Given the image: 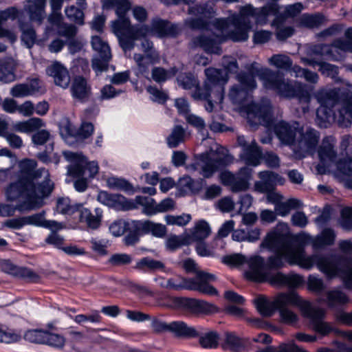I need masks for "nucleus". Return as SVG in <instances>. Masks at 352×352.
Instances as JSON below:
<instances>
[{
  "instance_id": "obj_46",
  "label": "nucleus",
  "mask_w": 352,
  "mask_h": 352,
  "mask_svg": "<svg viewBox=\"0 0 352 352\" xmlns=\"http://www.w3.org/2000/svg\"><path fill=\"white\" fill-rule=\"evenodd\" d=\"M134 268L142 271H155L157 270H163L164 268V264L160 261H157L149 257H144L136 263Z\"/></svg>"
},
{
  "instance_id": "obj_61",
  "label": "nucleus",
  "mask_w": 352,
  "mask_h": 352,
  "mask_svg": "<svg viewBox=\"0 0 352 352\" xmlns=\"http://www.w3.org/2000/svg\"><path fill=\"white\" fill-rule=\"evenodd\" d=\"M224 348L232 351H239L243 348L241 339L232 333H226Z\"/></svg>"
},
{
  "instance_id": "obj_54",
  "label": "nucleus",
  "mask_w": 352,
  "mask_h": 352,
  "mask_svg": "<svg viewBox=\"0 0 352 352\" xmlns=\"http://www.w3.org/2000/svg\"><path fill=\"white\" fill-rule=\"evenodd\" d=\"M20 29L22 32L21 40L28 48L35 43L36 36L34 30L28 24L20 23Z\"/></svg>"
},
{
  "instance_id": "obj_31",
  "label": "nucleus",
  "mask_w": 352,
  "mask_h": 352,
  "mask_svg": "<svg viewBox=\"0 0 352 352\" xmlns=\"http://www.w3.org/2000/svg\"><path fill=\"white\" fill-rule=\"evenodd\" d=\"M176 337L179 338H195L199 336L197 329L191 326H188L183 321H173L169 322V331Z\"/></svg>"
},
{
  "instance_id": "obj_13",
  "label": "nucleus",
  "mask_w": 352,
  "mask_h": 352,
  "mask_svg": "<svg viewBox=\"0 0 352 352\" xmlns=\"http://www.w3.org/2000/svg\"><path fill=\"white\" fill-rule=\"evenodd\" d=\"M241 15L243 19L250 20L252 17L257 25H265L267 23L269 17L278 15V4L272 3L261 8H254L250 4L240 8Z\"/></svg>"
},
{
  "instance_id": "obj_32",
  "label": "nucleus",
  "mask_w": 352,
  "mask_h": 352,
  "mask_svg": "<svg viewBox=\"0 0 352 352\" xmlns=\"http://www.w3.org/2000/svg\"><path fill=\"white\" fill-rule=\"evenodd\" d=\"M71 91L74 98L84 101L89 98L91 88L84 78L76 76L72 81Z\"/></svg>"
},
{
  "instance_id": "obj_58",
  "label": "nucleus",
  "mask_w": 352,
  "mask_h": 352,
  "mask_svg": "<svg viewBox=\"0 0 352 352\" xmlns=\"http://www.w3.org/2000/svg\"><path fill=\"white\" fill-rule=\"evenodd\" d=\"M46 331L38 329L28 330L24 333L23 338L28 342L44 344Z\"/></svg>"
},
{
  "instance_id": "obj_4",
  "label": "nucleus",
  "mask_w": 352,
  "mask_h": 352,
  "mask_svg": "<svg viewBox=\"0 0 352 352\" xmlns=\"http://www.w3.org/2000/svg\"><path fill=\"white\" fill-rule=\"evenodd\" d=\"M188 13L191 16L186 20V25L192 29L208 28L213 32L215 38H210L208 32L198 37L196 41L205 51L211 54H220V43L229 38L235 42L245 41L248 39L249 32L252 29L250 20L243 19L239 10V14H233L229 21L224 19H216L210 21L213 16L212 8L207 6L196 5L190 7Z\"/></svg>"
},
{
  "instance_id": "obj_35",
  "label": "nucleus",
  "mask_w": 352,
  "mask_h": 352,
  "mask_svg": "<svg viewBox=\"0 0 352 352\" xmlns=\"http://www.w3.org/2000/svg\"><path fill=\"white\" fill-rule=\"evenodd\" d=\"M45 126L43 121L38 118H32L26 121L19 122L14 126L16 131L30 133Z\"/></svg>"
},
{
  "instance_id": "obj_39",
  "label": "nucleus",
  "mask_w": 352,
  "mask_h": 352,
  "mask_svg": "<svg viewBox=\"0 0 352 352\" xmlns=\"http://www.w3.org/2000/svg\"><path fill=\"white\" fill-rule=\"evenodd\" d=\"M336 234L332 229L326 228L319 235L311 240L314 248H320L334 243Z\"/></svg>"
},
{
  "instance_id": "obj_6",
  "label": "nucleus",
  "mask_w": 352,
  "mask_h": 352,
  "mask_svg": "<svg viewBox=\"0 0 352 352\" xmlns=\"http://www.w3.org/2000/svg\"><path fill=\"white\" fill-rule=\"evenodd\" d=\"M107 6H113L118 19L112 22V30L118 38L120 47L124 51L131 50L135 47V41L146 37L149 30L146 25H132L126 13L131 8L127 0H105Z\"/></svg>"
},
{
  "instance_id": "obj_37",
  "label": "nucleus",
  "mask_w": 352,
  "mask_h": 352,
  "mask_svg": "<svg viewBox=\"0 0 352 352\" xmlns=\"http://www.w3.org/2000/svg\"><path fill=\"white\" fill-rule=\"evenodd\" d=\"M302 10V5L301 3L287 6L283 11L279 10V6H278V15L276 18L274 19V24L285 22L287 18L296 16Z\"/></svg>"
},
{
  "instance_id": "obj_59",
  "label": "nucleus",
  "mask_w": 352,
  "mask_h": 352,
  "mask_svg": "<svg viewBox=\"0 0 352 352\" xmlns=\"http://www.w3.org/2000/svg\"><path fill=\"white\" fill-rule=\"evenodd\" d=\"M251 258L248 260L242 254H233L222 257L221 261L227 265L238 267L245 263L249 264Z\"/></svg>"
},
{
  "instance_id": "obj_17",
  "label": "nucleus",
  "mask_w": 352,
  "mask_h": 352,
  "mask_svg": "<svg viewBox=\"0 0 352 352\" xmlns=\"http://www.w3.org/2000/svg\"><path fill=\"white\" fill-rule=\"evenodd\" d=\"M302 315L310 320V326L312 330L321 336H326L334 330L330 323L323 320L325 311L321 308L313 307L310 303L309 308Z\"/></svg>"
},
{
  "instance_id": "obj_2",
  "label": "nucleus",
  "mask_w": 352,
  "mask_h": 352,
  "mask_svg": "<svg viewBox=\"0 0 352 352\" xmlns=\"http://www.w3.org/2000/svg\"><path fill=\"white\" fill-rule=\"evenodd\" d=\"M311 239V236L305 233L300 234L292 239L288 233L276 229L267 233L260 247L276 253L268 258L267 265L270 268L281 267L283 265V258L290 265H298L307 270L316 265L329 278L340 276L343 279L345 286L352 289V267L344 264V259L342 257L318 254L305 256L302 243Z\"/></svg>"
},
{
  "instance_id": "obj_50",
  "label": "nucleus",
  "mask_w": 352,
  "mask_h": 352,
  "mask_svg": "<svg viewBox=\"0 0 352 352\" xmlns=\"http://www.w3.org/2000/svg\"><path fill=\"white\" fill-rule=\"evenodd\" d=\"M107 185L109 188L122 190L126 192H133V186L122 178L110 177L107 179Z\"/></svg>"
},
{
  "instance_id": "obj_36",
  "label": "nucleus",
  "mask_w": 352,
  "mask_h": 352,
  "mask_svg": "<svg viewBox=\"0 0 352 352\" xmlns=\"http://www.w3.org/2000/svg\"><path fill=\"white\" fill-rule=\"evenodd\" d=\"M327 21L326 17L320 14H302L299 19V25L307 28H316Z\"/></svg>"
},
{
  "instance_id": "obj_55",
  "label": "nucleus",
  "mask_w": 352,
  "mask_h": 352,
  "mask_svg": "<svg viewBox=\"0 0 352 352\" xmlns=\"http://www.w3.org/2000/svg\"><path fill=\"white\" fill-rule=\"evenodd\" d=\"M178 188L185 192H197L200 189V185L198 182L195 181L190 177L184 175L179 179Z\"/></svg>"
},
{
  "instance_id": "obj_8",
  "label": "nucleus",
  "mask_w": 352,
  "mask_h": 352,
  "mask_svg": "<svg viewBox=\"0 0 352 352\" xmlns=\"http://www.w3.org/2000/svg\"><path fill=\"white\" fill-rule=\"evenodd\" d=\"M233 162V157L228 151L222 146H217L215 150H210L196 156L195 162L186 166V170L199 171L205 178H209L221 168Z\"/></svg>"
},
{
  "instance_id": "obj_23",
  "label": "nucleus",
  "mask_w": 352,
  "mask_h": 352,
  "mask_svg": "<svg viewBox=\"0 0 352 352\" xmlns=\"http://www.w3.org/2000/svg\"><path fill=\"white\" fill-rule=\"evenodd\" d=\"M298 135L295 147L305 153H309L315 149L319 140V135L316 130L307 129L305 131H301L299 129Z\"/></svg>"
},
{
  "instance_id": "obj_30",
  "label": "nucleus",
  "mask_w": 352,
  "mask_h": 352,
  "mask_svg": "<svg viewBox=\"0 0 352 352\" xmlns=\"http://www.w3.org/2000/svg\"><path fill=\"white\" fill-rule=\"evenodd\" d=\"M148 35L156 34L158 36H175L178 33V28L177 25L170 24L168 21L161 19H154L151 23V27L149 28Z\"/></svg>"
},
{
  "instance_id": "obj_20",
  "label": "nucleus",
  "mask_w": 352,
  "mask_h": 352,
  "mask_svg": "<svg viewBox=\"0 0 352 352\" xmlns=\"http://www.w3.org/2000/svg\"><path fill=\"white\" fill-rule=\"evenodd\" d=\"M97 199L101 204L116 210H129L136 208L135 202L120 194H109L106 191L98 193Z\"/></svg>"
},
{
  "instance_id": "obj_25",
  "label": "nucleus",
  "mask_w": 352,
  "mask_h": 352,
  "mask_svg": "<svg viewBox=\"0 0 352 352\" xmlns=\"http://www.w3.org/2000/svg\"><path fill=\"white\" fill-rule=\"evenodd\" d=\"M133 60L137 65L138 72L148 78L151 65L160 62V54L157 51H152L146 54H134Z\"/></svg>"
},
{
  "instance_id": "obj_18",
  "label": "nucleus",
  "mask_w": 352,
  "mask_h": 352,
  "mask_svg": "<svg viewBox=\"0 0 352 352\" xmlns=\"http://www.w3.org/2000/svg\"><path fill=\"white\" fill-rule=\"evenodd\" d=\"M266 127L267 126L265 125ZM273 126L272 116L271 115V123L267 128H271ZM299 124L296 122L292 124L280 121L274 124V131L279 139V140L284 144L292 145L295 146L298 133H299Z\"/></svg>"
},
{
  "instance_id": "obj_45",
  "label": "nucleus",
  "mask_w": 352,
  "mask_h": 352,
  "mask_svg": "<svg viewBox=\"0 0 352 352\" xmlns=\"http://www.w3.org/2000/svg\"><path fill=\"white\" fill-rule=\"evenodd\" d=\"M22 338L21 331L12 329H3L0 326V342L13 344L19 342Z\"/></svg>"
},
{
  "instance_id": "obj_12",
  "label": "nucleus",
  "mask_w": 352,
  "mask_h": 352,
  "mask_svg": "<svg viewBox=\"0 0 352 352\" xmlns=\"http://www.w3.org/2000/svg\"><path fill=\"white\" fill-rule=\"evenodd\" d=\"M252 175V168L243 167L236 174L230 171L222 172L220 174V180L223 185L228 186L232 192H239L249 188Z\"/></svg>"
},
{
  "instance_id": "obj_57",
  "label": "nucleus",
  "mask_w": 352,
  "mask_h": 352,
  "mask_svg": "<svg viewBox=\"0 0 352 352\" xmlns=\"http://www.w3.org/2000/svg\"><path fill=\"white\" fill-rule=\"evenodd\" d=\"M318 155L322 162H334L336 153L333 146L328 140H323Z\"/></svg>"
},
{
  "instance_id": "obj_14",
  "label": "nucleus",
  "mask_w": 352,
  "mask_h": 352,
  "mask_svg": "<svg viewBox=\"0 0 352 352\" xmlns=\"http://www.w3.org/2000/svg\"><path fill=\"white\" fill-rule=\"evenodd\" d=\"M338 50L352 52V42L338 40L336 41L332 45L324 44L315 45L310 47L309 54L310 55H317L320 57H326L330 60H336L340 57L336 54V53H338Z\"/></svg>"
},
{
  "instance_id": "obj_56",
  "label": "nucleus",
  "mask_w": 352,
  "mask_h": 352,
  "mask_svg": "<svg viewBox=\"0 0 352 352\" xmlns=\"http://www.w3.org/2000/svg\"><path fill=\"white\" fill-rule=\"evenodd\" d=\"M81 208V204L72 205L70 199L67 197L60 198L57 201V210L62 214H72L76 211H79Z\"/></svg>"
},
{
  "instance_id": "obj_63",
  "label": "nucleus",
  "mask_w": 352,
  "mask_h": 352,
  "mask_svg": "<svg viewBox=\"0 0 352 352\" xmlns=\"http://www.w3.org/2000/svg\"><path fill=\"white\" fill-rule=\"evenodd\" d=\"M65 12L67 17L70 21L80 25L84 24V14L81 10L74 6H71L66 8Z\"/></svg>"
},
{
  "instance_id": "obj_21",
  "label": "nucleus",
  "mask_w": 352,
  "mask_h": 352,
  "mask_svg": "<svg viewBox=\"0 0 352 352\" xmlns=\"http://www.w3.org/2000/svg\"><path fill=\"white\" fill-rule=\"evenodd\" d=\"M45 92L42 82L37 78H31L25 83L16 84L10 89V94L14 98L40 95Z\"/></svg>"
},
{
  "instance_id": "obj_5",
  "label": "nucleus",
  "mask_w": 352,
  "mask_h": 352,
  "mask_svg": "<svg viewBox=\"0 0 352 352\" xmlns=\"http://www.w3.org/2000/svg\"><path fill=\"white\" fill-rule=\"evenodd\" d=\"M316 98L320 104L316 118L320 127L327 128L332 122L342 127L351 125L352 121V94L341 98L339 90L323 89L318 91Z\"/></svg>"
},
{
  "instance_id": "obj_28",
  "label": "nucleus",
  "mask_w": 352,
  "mask_h": 352,
  "mask_svg": "<svg viewBox=\"0 0 352 352\" xmlns=\"http://www.w3.org/2000/svg\"><path fill=\"white\" fill-rule=\"evenodd\" d=\"M211 228L206 220L200 219L195 222L194 226L189 232H185L189 236V243L191 244L195 241H203L211 234Z\"/></svg>"
},
{
  "instance_id": "obj_47",
  "label": "nucleus",
  "mask_w": 352,
  "mask_h": 352,
  "mask_svg": "<svg viewBox=\"0 0 352 352\" xmlns=\"http://www.w3.org/2000/svg\"><path fill=\"white\" fill-rule=\"evenodd\" d=\"M188 245H190L189 236L185 232L179 236H170L165 242L166 249L170 251H174L181 246Z\"/></svg>"
},
{
  "instance_id": "obj_34",
  "label": "nucleus",
  "mask_w": 352,
  "mask_h": 352,
  "mask_svg": "<svg viewBox=\"0 0 352 352\" xmlns=\"http://www.w3.org/2000/svg\"><path fill=\"white\" fill-rule=\"evenodd\" d=\"M2 267L7 273L20 276L30 281H36L38 279V276L31 270L18 267L9 262H5L3 264Z\"/></svg>"
},
{
  "instance_id": "obj_52",
  "label": "nucleus",
  "mask_w": 352,
  "mask_h": 352,
  "mask_svg": "<svg viewBox=\"0 0 352 352\" xmlns=\"http://www.w3.org/2000/svg\"><path fill=\"white\" fill-rule=\"evenodd\" d=\"M177 73L175 68L169 70L160 67H155L151 71V78L157 83L165 82L168 78L174 76Z\"/></svg>"
},
{
  "instance_id": "obj_15",
  "label": "nucleus",
  "mask_w": 352,
  "mask_h": 352,
  "mask_svg": "<svg viewBox=\"0 0 352 352\" xmlns=\"http://www.w3.org/2000/svg\"><path fill=\"white\" fill-rule=\"evenodd\" d=\"M91 46L98 57L92 60V67L96 72H102L107 67V63L111 58V53L109 44L99 36L91 37Z\"/></svg>"
},
{
  "instance_id": "obj_7",
  "label": "nucleus",
  "mask_w": 352,
  "mask_h": 352,
  "mask_svg": "<svg viewBox=\"0 0 352 352\" xmlns=\"http://www.w3.org/2000/svg\"><path fill=\"white\" fill-rule=\"evenodd\" d=\"M204 73L206 79L203 88L199 86L198 80L190 73L179 74L177 78V83L184 89H195L191 95L194 99H207L210 95V90L214 89L221 101L223 98V85L228 80V74L213 67L206 69Z\"/></svg>"
},
{
  "instance_id": "obj_38",
  "label": "nucleus",
  "mask_w": 352,
  "mask_h": 352,
  "mask_svg": "<svg viewBox=\"0 0 352 352\" xmlns=\"http://www.w3.org/2000/svg\"><path fill=\"white\" fill-rule=\"evenodd\" d=\"M257 311L265 317H270L274 313L276 309L274 305V300H269L264 296H258L254 300Z\"/></svg>"
},
{
  "instance_id": "obj_9",
  "label": "nucleus",
  "mask_w": 352,
  "mask_h": 352,
  "mask_svg": "<svg viewBox=\"0 0 352 352\" xmlns=\"http://www.w3.org/2000/svg\"><path fill=\"white\" fill-rule=\"evenodd\" d=\"M215 279V276L212 274L198 272L197 276L192 278L176 276L166 280L164 288L177 291L188 289L210 296H215L218 294V292L210 284V283L214 281Z\"/></svg>"
},
{
  "instance_id": "obj_22",
  "label": "nucleus",
  "mask_w": 352,
  "mask_h": 352,
  "mask_svg": "<svg viewBox=\"0 0 352 352\" xmlns=\"http://www.w3.org/2000/svg\"><path fill=\"white\" fill-rule=\"evenodd\" d=\"M237 142L243 148L242 159L248 165L257 166L260 163L262 153L254 140L248 142L244 136H239Z\"/></svg>"
},
{
  "instance_id": "obj_10",
  "label": "nucleus",
  "mask_w": 352,
  "mask_h": 352,
  "mask_svg": "<svg viewBox=\"0 0 352 352\" xmlns=\"http://www.w3.org/2000/svg\"><path fill=\"white\" fill-rule=\"evenodd\" d=\"M287 275L280 272L268 274L265 270V260L263 257L255 255L249 261V269L245 272V277L256 282H269L271 285L285 286Z\"/></svg>"
},
{
  "instance_id": "obj_33",
  "label": "nucleus",
  "mask_w": 352,
  "mask_h": 352,
  "mask_svg": "<svg viewBox=\"0 0 352 352\" xmlns=\"http://www.w3.org/2000/svg\"><path fill=\"white\" fill-rule=\"evenodd\" d=\"M16 67V63L12 58L0 59V80L6 83L13 81Z\"/></svg>"
},
{
  "instance_id": "obj_49",
  "label": "nucleus",
  "mask_w": 352,
  "mask_h": 352,
  "mask_svg": "<svg viewBox=\"0 0 352 352\" xmlns=\"http://www.w3.org/2000/svg\"><path fill=\"white\" fill-rule=\"evenodd\" d=\"M186 131L180 125H176L167 138V144L169 147L174 148L184 142Z\"/></svg>"
},
{
  "instance_id": "obj_42",
  "label": "nucleus",
  "mask_w": 352,
  "mask_h": 352,
  "mask_svg": "<svg viewBox=\"0 0 352 352\" xmlns=\"http://www.w3.org/2000/svg\"><path fill=\"white\" fill-rule=\"evenodd\" d=\"M136 206H142V212L147 216H152L155 214V201L149 197L136 196L135 199L133 200Z\"/></svg>"
},
{
  "instance_id": "obj_16",
  "label": "nucleus",
  "mask_w": 352,
  "mask_h": 352,
  "mask_svg": "<svg viewBox=\"0 0 352 352\" xmlns=\"http://www.w3.org/2000/svg\"><path fill=\"white\" fill-rule=\"evenodd\" d=\"M173 305L176 307H186L197 314L210 315L219 311L214 304L195 298L175 297L173 298Z\"/></svg>"
},
{
  "instance_id": "obj_43",
  "label": "nucleus",
  "mask_w": 352,
  "mask_h": 352,
  "mask_svg": "<svg viewBox=\"0 0 352 352\" xmlns=\"http://www.w3.org/2000/svg\"><path fill=\"white\" fill-rule=\"evenodd\" d=\"M349 298L342 291L334 289L327 292L326 302L329 307L348 303Z\"/></svg>"
},
{
  "instance_id": "obj_24",
  "label": "nucleus",
  "mask_w": 352,
  "mask_h": 352,
  "mask_svg": "<svg viewBox=\"0 0 352 352\" xmlns=\"http://www.w3.org/2000/svg\"><path fill=\"white\" fill-rule=\"evenodd\" d=\"M131 224L136 229V232H143V234H151L157 238L164 237L167 232L166 227L164 225L149 220H136V222H131Z\"/></svg>"
},
{
  "instance_id": "obj_44",
  "label": "nucleus",
  "mask_w": 352,
  "mask_h": 352,
  "mask_svg": "<svg viewBox=\"0 0 352 352\" xmlns=\"http://www.w3.org/2000/svg\"><path fill=\"white\" fill-rule=\"evenodd\" d=\"M80 212V220L82 222H85L87 226L91 229H96L100 226L101 221V214L98 212L96 215L91 213L89 210L85 208L82 206Z\"/></svg>"
},
{
  "instance_id": "obj_60",
  "label": "nucleus",
  "mask_w": 352,
  "mask_h": 352,
  "mask_svg": "<svg viewBox=\"0 0 352 352\" xmlns=\"http://www.w3.org/2000/svg\"><path fill=\"white\" fill-rule=\"evenodd\" d=\"M261 179L265 180L274 189L276 184H283L285 179L279 175L272 171H261L258 173Z\"/></svg>"
},
{
  "instance_id": "obj_64",
  "label": "nucleus",
  "mask_w": 352,
  "mask_h": 352,
  "mask_svg": "<svg viewBox=\"0 0 352 352\" xmlns=\"http://www.w3.org/2000/svg\"><path fill=\"white\" fill-rule=\"evenodd\" d=\"M279 316L280 321L282 323L288 325H294L298 322L299 320L297 314L289 308L280 309L279 311Z\"/></svg>"
},
{
  "instance_id": "obj_48",
  "label": "nucleus",
  "mask_w": 352,
  "mask_h": 352,
  "mask_svg": "<svg viewBox=\"0 0 352 352\" xmlns=\"http://www.w3.org/2000/svg\"><path fill=\"white\" fill-rule=\"evenodd\" d=\"M268 63L279 69L288 71L292 66V60L285 54H274L268 59Z\"/></svg>"
},
{
  "instance_id": "obj_53",
  "label": "nucleus",
  "mask_w": 352,
  "mask_h": 352,
  "mask_svg": "<svg viewBox=\"0 0 352 352\" xmlns=\"http://www.w3.org/2000/svg\"><path fill=\"white\" fill-rule=\"evenodd\" d=\"M65 342L66 340L61 334L46 331L44 344L55 349H61L64 347Z\"/></svg>"
},
{
  "instance_id": "obj_51",
  "label": "nucleus",
  "mask_w": 352,
  "mask_h": 352,
  "mask_svg": "<svg viewBox=\"0 0 352 352\" xmlns=\"http://www.w3.org/2000/svg\"><path fill=\"white\" fill-rule=\"evenodd\" d=\"M198 336L199 342L203 348L213 349L218 346L219 337L215 331H208Z\"/></svg>"
},
{
  "instance_id": "obj_1",
  "label": "nucleus",
  "mask_w": 352,
  "mask_h": 352,
  "mask_svg": "<svg viewBox=\"0 0 352 352\" xmlns=\"http://www.w3.org/2000/svg\"><path fill=\"white\" fill-rule=\"evenodd\" d=\"M254 75L259 78L265 89L274 90L285 98H297L300 103L305 104L302 107V111L305 113L309 110L311 93L305 84L296 80L292 82L278 72L267 67L256 69L254 64H252L248 73L237 75L238 83L231 87L228 94L233 104L242 105L243 111L251 126L259 124L269 126L271 123V104L268 99H262L258 103L245 104L250 98V93L256 87Z\"/></svg>"
},
{
  "instance_id": "obj_40",
  "label": "nucleus",
  "mask_w": 352,
  "mask_h": 352,
  "mask_svg": "<svg viewBox=\"0 0 352 352\" xmlns=\"http://www.w3.org/2000/svg\"><path fill=\"white\" fill-rule=\"evenodd\" d=\"M131 222H136V220H116L109 226V231L114 236H120L126 231H136V229L131 226Z\"/></svg>"
},
{
  "instance_id": "obj_27",
  "label": "nucleus",
  "mask_w": 352,
  "mask_h": 352,
  "mask_svg": "<svg viewBox=\"0 0 352 352\" xmlns=\"http://www.w3.org/2000/svg\"><path fill=\"white\" fill-rule=\"evenodd\" d=\"M45 0H28L24 2V11L29 15L31 21L40 24L45 18Z\"/></svg>"
},
{
  "instance_id": "obj_29",
  "label": "nucleus",
  "mask_w": 352,
  "mask_h": 352,
  "mask_svg": "<svg viewBox=\"0 0 352 352\" xmlns=\"http://www.w3.org/2000/svg\"><path fill=\"white\" fill-rule=\"evenodd\" d=\"M25 226L43 227L49 230L63 229L64 225L56 221L46 220L43 213H36L24 216Z\"/></svg>"
},
{
  "instance_id": "obj_19",
  "label": "nucleus",
  "mask_w": 352,
  "mask_h": 352,
  "mask_svg": "<svg viewBox=\"0 0 352 352\" xmlns=\"http://www.w3.org/2000/svg\"><path fill=\"white\" fill-rule=\"evenodd\" d=\"M275 309L280 311L282 309H288L289 305L297 307L302 314L309 308V301L302 298L295 292L280 293L273 298Z\"/></svg>"
},
{
  "instance_id": "obj_26",
  "label": "nucleus",
  "mask_w": 352,
  "mask_h": 352,
  "mask_svg": "<svg viewBox=\"0 0 352 352\" xmlns=\"http://www.w3.org/2000/svg\"><path fill=\"white\" fill-rule=\"evenodd\" d=\"M47 75L54 78L55 84L62 88L68 87L70 83V76L66 67L56 62L46 69Z\"/></svg>"
},
{
  "instance_id": "obj_11",
  "label": "nucleus",
  "mask_w": 352,
  "mask_h": 352,
  "mask_svg": "<svg viewBox=\"0 0 352 352\" xmlns=\"http://www.w3.org/2000/svg\"><path fill=\"white\" fill-rule=\"evenodd\" d=\"M65 160L70 162L67 173L76 177L93 178L98 173L99 167L96 162H87L81 153L63 151Z\"/></svg>"
},
{
  "instance_id": "obj_41",
  "label": "nucleus",
  "mask_w": 352,
  "mask_h": 352,
  "mask_svg": "<svg viewBox=\"0 0 352 352\" xmlns=\"http://www.w3.org/2000/svg\"><path fill=\"white\" fill-rule=\"evenodd\" d=\"M302 206L300 201L296 199H289L286 201H280L275 206L274 210L276 214L285 217L289 214L292 209L300 208Z\"/></svg>"
},
{
  "instance_id": "obj_3",
  "label": "nucleus",
  "mask_w": 352,
  "mask_h": 352,
  "mask_svg": "<svg viewBox=\"0 0 352 352\" xmlns=\"http://www.w3.org/2000/svg\"><path fill=\"white\" fill-rule=\"evenodd\" d=\"M36 167V162L34 160L19 162L16 181L10 184L5 192L8 201L16 204L13 206L0 203V217H12L16 211L24 212L43 205V199L53 190V184L46 169L35 170Z\"/></svg>"
},
{
  "instance_id": "obj_62",
  "label": "nucleus",
  "mask_w": 352,
  "mask_h": 352,
  "mask_svg": "<svg viewBox=\"0 0 352 352\" xmlns=\"http://www.w3.org/2000/svg\"><path fill=\"white\" fill-rule=\"evenodd\" d=\"M164 219L168 225L185 226L191 221L192 217L190 214L184 213L181 215H166Z\"/></svg>"
}]
</instances>
